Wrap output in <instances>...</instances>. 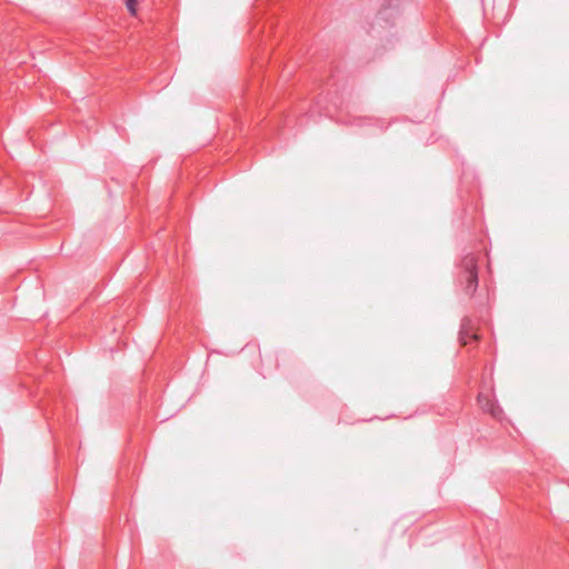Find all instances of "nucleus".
<instances>
[{"instance_id":"1","label":"nucleus","mask_w":569,"mask_h":569,"mask_svg":"<svg viewBox=\"0 0 569 569\" xmlns=\"http://www.w3.org/2000/svg\"><path fill=\"white\" fill-rule=\"evenodd\" d=\"M459 283L468 296H473L478 288V264L477 257L472 253L463 256L460 262Z\"/></svg>"},{"instance_id":"2","label":"nucleus","mask_w":569,"mask_h":569,"mask_svg":"<svg viewBox=\"0 0 569 569\" xmlns=\"http://www.w3.org/2000/svg\"><path fill=\"white\" fill-rule=\"evenodd\" d=\"M459 340L462 345H467L469 341H478L479 336L473 328L471 319L465 317L460 325Z\"/></svg>"},{"instance_id":"3","label":"nucleus","mask_w":569,"mask_h":569,"mask_svg":"<svg viewBox=\"0 0 569 569\" xmlns=\"http://www.w3.org/2000/svg\"><path fill=\"white\" fill-rule=\"evenodd\" d=\"M399 2L400 0H388L387 6L378 12L377 21L383 20L389 23V19L395 16L393 11L398 12Z\"/></svg>"},{"instance_id":"4","label":"nucleus","mask_w":569,"mask_h":569,"mask_svg":"<svg viewBox=\"0 0 569 569\" xmlns=\"http://www.w3.org/2000/svg\"><path fill=\"white\" fill-rule=\"evenodd\" d=\"M478 402L486 412H489L495 418L499 417L501 410L499 408H497L495 406V403H492L488 397H486L483 395H479Z\"/></svg>"},{"instance_id":"5","label":"nucleus","mask_w":569,"mask_h":569,"mask_svg":"<svg viewBox=\"0 0 569 569\" xmlns=\"http://www.w3.org/2000/svg\"><path fill=\"white\" fill-rule=\"evenodd\" d=\"M127 9L131 14H136L137 12V0H126Z\"/></svg>"}]
</instances>
